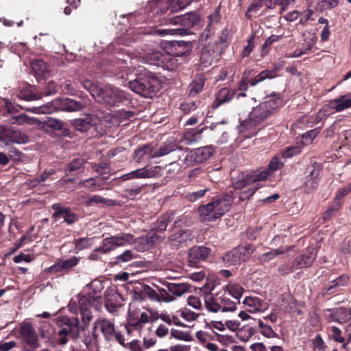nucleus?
Returning <instances> with one entry per match:
<instances>
[{
    "label": "nucleus",
    "instance_id": "50",
    "mask_svg": "<svg viewBox=\"0 0 351 351\" xmlns=\"http://www.w3.org/2000/svg\"><path fill=\"white\" fill-rule=\"evenodd\" d=\"M82 84L83 87L90 93L91 96L94 99H95L101 86H99L98 85L95 84L94 83H93L92 81H90L89 80H83L82 82Z\"/></svg>",
    "mask_w": 351,
    "mask_h": 351
},
{
    "label": "nucleus",
    "instance_id": "31",
    "mask_svg": "<svg viewBox=\"0 0 351 351\" xmlns=\"http://www.w3.org/2000/svg\"><path fill=\"white\" fill-rule=\"evenodd\" d=\"M205 78L202 74L197 75L189 86V95L195 97L199 94L204 88Z\"/></svg>",
    "mask_w": 351,
    "mask_h": 351
},
{
    "label": "nucleus",
    "instance_id": "3",
    "mask_svg": "<svg viewBox=\"0 0 351 351\" xmlns=\"http://www.w3.org/2000/svg\"><path fill=\"white\" fill-rule=\"evenodd\" d=\"M231 205L232 199L230 196L215 198L211 202L199 206L200 220L202 221H213L228 212Z\"/></svg>",
    "mask_w": 351,
    "mask_h": 351
},
{
    "label": "nucleus",
    "instance_id": "40",
    "mask_svg": "<svg viewBox=\"0 0 351 351\" xmlns=\"http://www.w3.org/2000/svg\"><path fill=\"white\" fill-rule=\"evenodd\" d=\"M282 302L280 308L285 312L290 313L294 311L297 308V301L289 295H283Z\"/></svg>",
    "mask_w": 351,
    "mask_h": 351
},
{
    "label": "nucleus",
    "instance_id": "17",
    "mask_svg": "<svg viewBox=\"0 0 351 351\" xmlns=\"http://www.w3.org/2000/svg\"><path fill=\"white\" fill-rule=\"evenodd\" d=\"M316 256L317 255L313 248L308 249L293 261V267L296 268V269L308 267L313 264Z\"/></svg>",
    "mask_w": 351,
    "mask_h": 351
},
{
    "label": "nucleus",
    "instance_id": "63",
    "mask_svg": "<svg viewBox=\"0 0 351 351\" xmlns=\"http://www.w3.org/2000/svg\"><path fill=\"white\" fill-rule=\"evenodd\" d=\"M143 188V185L132 186V187L127 188L124 190V196L128 198H133L141 192Z\"/></svg>",
    "mask_w": 351,
    "mask_h": 351
},
{
    "label": "nucleus",
    "instance_id": "7",
    "mask_svg": "<svg viewBox=\"0 0 351 351\" xmlns=\"http://www.w3.org/2000/svg\"><path fill=\"white\" fill-rule=\"evenodd\" d=\"M254 250V246L251 245L239 246L223 256V262L228 265H239L248 260Z\"/></svg>",
    "mask_w": 351,
    "mask_h": 351
},
{
    "label": "nucleus",
    "instance_id": "36",
    "mask_svg": "<svg viewBox=\"0 0 351 351\" xmlns=\"http://www.w3.org/2000/svg\"><path fill=\"white\" fill-rule=\"evenodd\" d=\"M6 135L15 143L25 144L29 141V136L25 132L20 130H8Z\"/></svg>",
    "mask_w": 351,
    "mask_h": 351
},
{
    "label": "nucleus",
    "instance_id": "52",
    "mask_svg": "<svg viewBox=\"0 0 351 351\" xmlns=\"http://www.w3.org/2000/svg\"><path fill=\"white\" fill-rule=\"evenodd\" d=\"M341 203L333 199L332 203L328 207L327 210L323 214V219L328 220L333 216L340 208Z\"/></svg>",
    "mask_w": 351,
    "mask_h": 351
},
{
    "label": "nucleus",
    "instance_id": "5",
    "mask_svg": "<svg viewBox=\"0 0 351 351\" xmlns=\"http://www.w3.org/2000/svg\"><path fill=\"white\" fill-rule=\"evenodd\" d=\"M62 327L58 330L55 339L56 346H64L69 340V337L74 340L80 338L79 332L80 320L76 317H63L62 319Z\"/></svg>",
    "mask_w": 351,
    "mask_h": 351
},
{
    "label": "nucleus",
    "instance_id": "48",
    "mask_svg": "<svg viewBox=\"0 0 351 351\" xmlns=\"http://www.w3.org/2000/svg\"><path fill=\"white\" fill-rule=\"evenodd\" d=\"M336 313L337 315V319H339V324H345L351 319V312L349 309L344 307L336 308Z\"/></svg>",
    "mask_w": 351,
    "mask_h": 351
},
{
    "label": "nucleus",
    "instance_id": "29",
    "mask_svg": "<svg viewBox=\"0 0 351 351\" xmlns=\"http://www.w3.org/2000/svg\"><path fill=\"white\" fill-rule=\"evenodd\" d=\"M191 232L189 230H180L177 232L171 234L169 237L170 244L175 247L185 243L190 238Z\"/></svg>",
    "mask_w": 351,
    "mask_h": 351
},
{
    "label": "nucleus",
    "instance_id": "25",
    "mask_svg": "<svg viewBox=\"0 0 351 351\" xmlns=\"http://www.w3.org/2000/svg\"><path fill=\"white\" fill-rule=\"evenodd\" d=\"M204 305L206 310L212 313L221 311L217 293L213 295L211 293H205L204 295Z\"/></svg>",
    "mask_w": 351,
    "mask_h": 351
},
{
    "label": "nucleus",
    "instance_id": "64",
    "mask_svg": "<svg viewBox=\"0 0 351 351\" xmlns=\"http://www.w3.org/2000/svg\"><path fill=\"white\" fill-rule=\"evenodd\" d=\"M143 295L149 298L152 301H158V291L152 289L149 285H144L143 287Z\"/></svg>",
    "mask_w": 351,
    "mask_h": 351
},
{
    "label": "nucleus",
    "instance_id": "12",
    "mask_svg": "<svg viewBox=\"0 0 351 351\" xmlns=\"http://www.w3.org/2000/svg\"><path fill=\"white\" fill-rule=\"evenodd\" d=\"M269 175V171L267 169L259 173L254 172V173L246 176L242 175L239 176L237 180L233 182L232 185L235 189H242L257 182L267 180Z\"/></svg>",
    "mask_w": 351,
    "mask_h": 351
},
{
    "label": "nucleus",
    "instance_id": "21",
    "mask_svg": "<svg viewBox=\"0 0 351 351\" xmlns=\"http://www.w3.org/2000/svg\"><path fill=\"white\" fill-rule=\"evenodd\" d=\"M165 287L168 289L169 291L171 293L173 297V301H175L176 298L191 292L192 289L191 285L188 283L167 282Z\"/></svg>",
    "mask_w": 351,
    "mask_h": 351
},
{
    "label": "nucleus",
    "instance_id": "54",
    "mask_svg": "<svg viewBox=\"0 0 351 351\" xmlns=\"http://www.w3.org/2000/svg\"><path fill=\"white\" fill-rule=\"evenodd\" d=\"M158 300L157 302L169 303L173 302V297L167 288H159L158 290Z\"/></svg>",
    "mask_w": 351,
    "mask_h": 351
},
{
    "label": "nucleus",
    "instance_id": "13",
    "mask_svg": "<svg viewBox=\"0 0 351 351\" xmlns=\"http://www.w3.org/2000/svg\"><path fill=\"white\" fill-rule=\"evenodd\" d=\"M151 320V315L149 311L147 312H142L139 313L134 304H130L128 309V324L137 328H141L142 326L149 322Z\"/></svg>",
    "mask_w": 351,
    "mask_h": 351
},
{
    "label": "nucleus",
    "instance_id": "11",
    "mask_svg": "<svg viewBox=\"0 0 351 351\" xmlns=\"http://www.w3.org/2000/svg\"><path fill=\"white\" fill-rule=\"evenodd\" d=\"M19 337L29 347L36 349L40 346L39 339L32 324L29 322H22L18 330Z\"/></svg>",
    "mask_w": 351,
    "mask_h": 351
},
{
    "label": "nucleus",
    "instance_id": "37",
    "mask_svg": "<svg viewBox=\"0 0 351 351\" xmlns=\"http://www.w3.org/2000/svg\"><path fill=\"white\" fill-rule=\"evenodd\" d=\"M32 71L38 77H45L48 71V66L45 62L42 60H36L31 64Z\"/></svg>",
    "mask_w": 351,
    "mask_h": 351
},
{
    "label": "nucleus",
    "instance_id": "19",
    "mask_svg": "<svg viewBox=\"0 0 351 351\" xmlns=\"http://www.w3.org/2000/svg\"><path fill=\"white\" fill-rule=\"evenodd\" d=\"M351 107V98L347 95H342L338 98L330 100L327 105L323 107V110L328 112L330 110H335L341 112Z\"/></svg>",
    "mask_w": 351,
    "mask_h": 351
},
{
    "label": "nucleus",
    "instance_id": "24",
    "mask_svg": "<svg viewBox=\"0 0 351 351\" xmlns=\"http://www.w3.org/2000/svg\"><path fill=\"white\" fill-rule=\"evenodd\" d=\"M79 261L80 259L76 256H72L68 259H61L52 265L49 268V270L54 272L66 271L76 266L78 264Z\"/></svg>",
    "mask_w": 351,
    "mask_h": 351
},
{
    "label": "nucleus",
    "instance_id": "41",
    "mask_svg": "<svg viewBox=\"0 0 351 351\" xmlns=\"http://www.w3.org/2000/svg\"><path fill=\"white\" fill-rule=\"evenodd\" d=\"M226 290L228 292V295H232L237 300H239L244 292V289L237 283L228 284L226 286Z\"/></svg>",
    "mask_w": 351,
    "mask_h": 351
},
{
    "label": "nucleus",
    "instance_id": "62",
    "mask_svg": "<svg viewBox=\"0 0 351 351\" xmlns=\"http://www.w3.org/2000/svg\"><path fill=\"white\" fill-rule=\"evenodd\" d=\"M283 166L284 163L281 162L278 158L274 157L271 159L266 169L269 171V173L271 174L275 171L280 169Z\"/></svg>",
    "mask_w": 351,
    "mask_h": 351
},
{
    "label": "nucleus",
    "instance_id": "58",
    "mask_svg": "<svg viewBox=\"0 0 351 351\" xmlns=\"http://www.w3.org/2000/svg\"><path fill=\"white\" fill-rule=\"evenodd\" d=\"M91 239L90 238H80L75 240V250L81 251L86 248H88L91 245Z\"/></svg>",
    "mask_w": 351,
    "mask_h": 351
},
{
    "label": "nucleus",
    "instance_id": "8",
    "mask_svg": "<svg viewBox=\"0 0 351 351\" xmlns=\"http://www.w3.org/2000/svg\"><path fill=\"white\" fill-rule=\"evenodd\" d=\"M213 153L211 146H204L191 150L184 157L183 165L186 167L193 166L207 160Z\"/></svg>",
    "mask_w": 351,
    "mask_h": 351
},
{
    "label": "nucleus",
    "instance_id": "1",
    "mask_svg": "<svg viewBox=\"0 0 351 351\" xmlns=\"http://www.w3.org/2000/svg\"><path fill=\"white\" fill-rule=\"evenodd\" d=\"M280 102V99L276 95L266 97L264 101L252 109L247 119L240 122L239 132H249L252 136L256 134L257 127L274 113Z\"/></svg>",
    "mask_w": 351,
    "mask_h": 351
},
{
    "label": "nucleus",
    "instance_id": "59",
    "mask_svg": "<svg viewBox=\"0 0 351 351\" xmlns=\"http://www.w3.org/2000/svg\"><path fill=\"white\" fill-rule=\"evenodd\" d=\"M136 257L135 254L131 250H125L121 254L116 257L117 263H127Z\"/></svg>",
    "mask_w": 351,
    "mask_h": 351
},
{
    "label": "nucleus",
    "instance_id": "4",
    "mask_svg": "<svg viewBox=\"0 0 351 351\" xmlns=\"http://www.w3.org/2000/svg\"><path fill=\"white\" fill-rule=\"evenodd\" d=\"M100 332L107 341L116 340L122 346H125L123 335L115 330L114 323L110 319L100 317L97 319L92 328V337L94 343H98Z\"/></svg>",
    "mask_w": 351,
    "mask_h": 351
},
{
    "label": "nucleus",
    "instance_id": "39",
    "mask_svg": "<svg viewBox=\"0 0 351 351\" xmlns=\"http://www.w3.org/2000/svg\"><path fill=\"white\" fill-rule=\"evenodd\" d=\"M349 281V277L347 275H341L330 282L327 287V291L333 293L341 287L346 286Z\"/></svg>",
    "mask_w": 351,
    "mask_h": 351
},
{
    "label": "nucleus",
    "instance_id": "32",
    "mask_svg": "<svg viewBox=\"0 0 351 351\" xmlns=\"http://www.w3.org/2000/svg\"><path fill=\"white\" fill-rule=\"evenodd\" d=\"M177 150L180 152L182 151V149L175 141H167L163 143L158 151L155 150V155L154 156L158 158Z\"/></svg>",
    "mask_w": 351,
    "mask_h": 351
},
{
    "label": "nucleus",
    "instance_id": "47",
    "mask_svg": "<svg viewBox=\"0 0 351 351\" xmlns=\"http://www.w3.org/2000/svg\"><path fill=\"white\" fill-rule=\"evenodd\" d=\"M172 53V54L167 53L169 58H167V60H164V66L162 67L166 68L168 70H174L178 66L180 62H178V58L179 56H177V55L174 53L173 51Z\"/></svg>",
    "mask_w": 351,
    "mask_h": 351
},
{
    "label": "nucleus",
    "instance_id": "44",
    "mask_svg": "<svg viewBox=\"0 0 351 351\" xmlns=\"http://www.w3.org/2000/svg\"><path fill=\"white\" fill-rule=\"evenodd\" d=\"M173 218V213H166L160 216L155 223L154 228L158 231L166 230L168 223L170 222Z\"/></svg>",
    "mask_w": 351,
    "mask_h": 351
},
{
    "label": "nucleus",
    "instance_id": "2",
    "mask_svg": "<svg viewBox=\"0 0 351 351\" xmlns=\"http://www.w3.org/2000/svg\"><path fill=\"white\" fill-rule=\"evenodd\" d=\"M129 88L145 98H152L159 90L160 83L159 79L152 73L147 72L141 75L136 80L130 81Z\"/></svg>",
    "mask_w": 351,
    "mask_h": 351
},
{
    "label": "nucleus",
    "instance_id": "51",
    "mask_svg": "<svg viewBox=\"0 0 351 351\" xmlns=\"http://www.w3.org/2000/svg\"><path fill=\"white\" fill-rule=\"evenodd\" d=\"M172 5L171 0H156L154 2V10L156 13L166 12Z\"/></svg>",
    "mask_w": 351,
    "mask_h": 351
},
{
    "label": "nucleus",
    "instance_id": "14",
    "mask_svg": "<svg viewBox=\"0 0 351 351\" xmlns=\"http://www.w3.org/2000/svg\"><path fill=\"white\" fill-rule=\"evenodd\" d=\"M199 21V16L195 12H188L184 15L163 19L164 25H181L191 27L195 26Z\"/></svg>",
    "mask_w": 351,
    "mask_h": 351
},
{
    "label": "nucleus",
    "instance_id": "56",
    "mask_svg": "<svg viewBox=\"0 0 351 351\" xmlns=\"http://www.w3.org/2000/svg\"><path fill=\"white\" fill-rule=\"evenodd\" d=\"M320 129H321L320 128H317L313 129L310 131L305 132L302 135V139L304 141V143L305 145H308V144L311 143L312 141H313V139H315L317 137V136L319 134V133L320 132Z\"/></svg>",
    "mask_w": 351,
    "mask_h": 351
},
{
    "label": "nucleus",
    "instance_id": "15",
    "mask_svg": "<svg viewBox=\"0 0 351 351\" xmlns=\"http://www.w3.org/2000/svg\"><path fill=\"white\" fill-rule=\"evenodd\" d=\"M90 106V101L86 97H82L79 101L70 98H60L61 110L63 111H80L85 108H89Z\"/></svg>",
    "mask_w": 351,
    "mask_h": 351
},
{
    "label": "nucleus",
    "instance_id": "49",
    "mask_svg": "<svg viewBox=\"0 0 351 351\" xmlns=\"http://www.w3.org/2000/svg\"><path fill=\"white\" fill-rule=\"evenodd\" d=\"M285 252V250L279 248L271 250L266 253L263 254L260 256L259 260L261 263H266L274 259L276 256L284 254Z\"/></svg>",
    "mask_w": 351,
    "mask_h": 351
},
{
    "label": "nucleus",
    "instance_id": "46",
    "mask_svg": "<svg viewBox=\"0 0 351 351\" xmlns=\"http://www.w3.org/2000/svg\"><path fill=\"white\" fill-rule=\"evenodd\" d=\"M155 33L161 36L168 35V34L186 35V34H189V30L188 29H185V28L158 29L155 31Z\"/></svg>",
    "mask_w": 351,
    "mask_h": 351
},
{
    "label": "nucleus",
    "instance_id": "45",
    "mask_svg": "<svg viewBox=\"0 0 351 351\" xmlns=\"http://www.w3.org/2000/svg\"><path fill=\"white\" fill-rule=\"evenodd\" d=\"M81 313V319L82 324H80L79 332L80 330H85L89 325L93 319L92 312L89 308L84 307L83 311H80Z\"/></svg>",
    "mask_w": 351,
    "mask_h": 351
},
{
    "label": "nucleus",
    "instance_id": "57",
    "mask_svg": "<svg viewBox=\"0 0 351 351\" xmlns=\"http://www.w3.org/2000/svg\"><path fill=\"white\" fill-rule=\"evenodd\" d=\"M281 36L271 35L269 36L265 43L263 45L261 48V56H264L269 53L268 47L274 43L277 42Z\"/></svg>",
    "mask_w": 351,
    "mask_h": 351
},
{
    "label": "nucleus",
    "instance_id": "10",
    "mask_svg": "<svg viewBox=\"0 0 351 351\" xmlns=\"http://www.w3.org/2000/svg\"><path fill=\"white\" fill-rule=\"evenodd\" d=\"M320 167L314 163L306 169V176L303 178L301 188L306 193H311L318 186L320 180Z\"/></svg>",
    "mask_w": 351,
    "mask_h": 351
},
{
    "label": "nucleus",
    "instance_id": "18",
    "mask_svg": "<svg viewBox=\"0 0 351 351\" xmlns=\"http://www.w3.org/2000/svg\"><path fill=\"white\" fill-rule=\"evenodd\" d=\"M211 250L206 246H194L188 252L189 261L191 263L196 264L205 261L210 255Z\"/></svg>",
    "mask_w": 351,
    "mask_h": 351
},
{
    "label": "nucleus",
    "instance_id": "16",
    "mask_svg": "<svg viewBox=\"0 0 351 351\" xmlns=\"http://www.w3.org/2000/svg\"><path fill=\"white\" fill-rule=\"evenodd\" d=\"M161 167L160 166L146 167L132 171L130 173L122 176L123 180H128L132 178H150L160 175Z\"/></svg>",
    "mask_w": 351,
    "mask_h": 351
},
{
    "label": "nucleus",
    "instance_id": "55",
    "mask_svg": "<svg viewBox=\"0 0 351 351\" xmlns=\"http://www.w3.org/2000/svg\"><path fill=\"white\" fill-rule=\"evenodd\" d=\"M44 124L46 127L55 130H60L64 126V123L61 120L51 117H47L44 121Z\"/></svg>",
    "mask_w": 351,
    "mask_h": 351
},
{
    "label": "nucleus",
    "instance_id": "26",
    "mask_svg": "<svg viewBox=\"0 0 351 351\" xmlns=\"http://www.w3.org/2000/svg\"><path fill=\"white\" fill-rule=\"evenodd\" d=\"M168 53L166 52H161L160 51H152L147 53L145 56V60L149 64H154L158 66H164V60L168 58Z\"/></svg>",
    "mask_w": 351,
    "mask_h": 351
},
{
    "label": "nucleus",
    "instance_id": "34",
    "mask_svg": "<svg viewBox=\"0 0 351 351\" xmlns=\"http://www.w3.org/2000/svg\"><path fill=\"white\" fill-rule=\"evenodd\" d=\"M172 48L175 49L176 51L173 53H176L177 56L182 58L191 52L192 45L188 41L178 40L173 43Z\"/></svg>",
    "mask_w": 351,
    "mask_h": 351
},
{
    "label": "nucleus",
    "instance_id": "30",
    "mask_svg": "<svg viewBox=\"0 0 351 351\" xmlns=\"http://www.w3.org/2000/svg\"><path fill=\"white\" fill-rule=\"evenodd\" d=\"M86 163V160L83 158H74L66 165L64 167V172L66 175L77 174L78 171L84 168Z\"/></svg>",
    "mask_w": 351,
    "mask_h": 351
},
{
    "label": "nucleus",
    "instance_id": "53",
    "mask_svg": "<svg viewBox=\"0 0 351 351\" xmlns=\"http://www.w3.org/2000/svg\"><path fill=\"white\" fill-rule=\"evenodd\" d=\"M221 6H217L215 10L208 16V27H213V25L218 24L221 21Z\"/></svg>",
    "mask_w": 351,
    "mask_h": 351
},
{
    "label": "nucleus",
    "instance_id": "23",
    "mask_svg": "<svg viewBox=\"0 0 351 351\" xmlns=\"http://www.w3.org/2000/svg\"><path fill=\"white\" fill-rule=\"evenodd\" d=\"M273 72L269 71H263L258 74L256 77L251 79L249 82H247L245 79H242V80L239 84V89L240 90L245 91L247 89V84H250L252 86H256L259 82L263 81L266 78H272Z\"/></svg>",
    "mask_w": 351,
    "mask_h": 351
},
{
    "label": "nucleus",
    "instance_id": "6",
    "mask_svg": "<svg viewBox=\"0 0 351 351\" xmlns=\"http://www.w3.org/2000/svg\"><path fill=\"white\" fill-rule=\"evenodd\" d=\"M125 91L110 85L101 86L95 100L109 107L119 106L127 100Z\"/></svg>",
    "mask_w": 351,
    "mask_h": 351
},
{
    "label": "nucleus",
    "instance_id": "42",
    "mask_svg": "<svg viewBox=\"0 0 351 351\" xmlns=\"http://www.w3.org/2000/svg\"><path fill=\"white\" fill-rule=\"evenodd\" d=\"M208 191H209V189L204 186L199 190L186 193L185 194V199L190 202H194L205 196Z\"/></svg>",
    "mask_w": 351,
    "mask_h": 351
},
{
    "label": "nucleus",
    "instance_id": "43",
    "mask_svg": "<svg viewBox=\"0 0 351 351\" xmlns=\"http://www.w3.org/2000/svg\"><path fill=\"white\" fill-rule=\"evenodd\" d=\"M204 128L193 129L184 134V139L186 141L187 144H191L199 140L201 134H202Z\"/></svg>",
    "mask_w": 351,
    "mask_h": 351
},
{
    "label": "nucleus",
    "instance_id": "9",
    "mask_svg": "<svg viewBox=\"0 0 351 351\" xmlns=\"http://www.w3.org/2000/svg\"><path fill=\"white\" fill-rule=\"evenodd\" d=\"M134 236L128 233H121L103 239L101 250L102 253H108L117 247L123 246L131 243Z\"/></svg>",
    "mask_w": 351,
    "mask_h": 351
},
{
    "label": "nucleus",
    "instance_id": "38",
    "mask_svg": "<svg viewBox=\"0 0 351 351\" xmlns=\"http://www.w3.org/2000/svg\"><path fill=\"white\" fill-rule=\"evenodd\" d=\"M92 204H101L107 206H113L118 205L117 200L104 198L99 195H94L90 196L86 202L87 206H90Z\"/></svg>",
    "mask_w": 351,
    "mask_h": 351
},
{
    "label": "nucleus",
    "instance_id": "22",
    "mask_svg": "<svg viewBox=\"0 0 351 351\" xmlns=\"http://www.w3.org/2000/svg\"><path fill=\"white\" fill-rule=\"evenodd\" d=\"M155 150L152 144H145L136 148L133 153V160L140 163L144 158H155Z\"/></svg>",
    "mask_w": 351,
    "mask_h": 351
},
{
    "label": "nucleus",
    "instance_id": "61",
    "mask_svg": "<svg viewBox=\"0 0 351 351\" xmlns=\"http://www.w3.org/2000/svg\"><path fill=\"white\" fill-rule=\"evenodd\" d=\"M258 189L259 186L256 185L249 188L247 190L241 191L239 195V200L243 202L245 200L249 199Z\"/></svg>",
    "mask_w": 351,
    "mask_h": 351
},
{
    "label": "nucleus",
    "instance_id": "60",
    "mask_svg": "<svg viewBox=\"0 0 351 351\" xmlns=\"http://www.w3.org/2000/svg\"><path fill=\"white\" fill-rule=\"evenodd\" d=\"M331 338L336 342L343 343L344 337L341 335V330L337 326H331L330 328Z\"/></svg>",
    "mask_w": 351,
    "mask_h": 351
},
{
    "label": "nucleus",
    "instance_id": "35",
    "mask_svg": "<svg viewBox=\"0 0 351 351\" xmlns=\"http://www.w3.org/2000/svg\"><path fill=\"white\" fill-rule=\"evenodd\" d=\"M236 92L229 88H221L217 93L216 97V106H219V105L229 102L232 99L234 96L235 95Z\"/></svg>",
    "mask_w": 351,
    "mask_h": 351
},
{
    "label": "nucleus",
    "instance_id": "27",
    "mask_svg": "<svg viewBox=\"0 0 351 351\" xmlns=\"http://www.w3.org/2000/svg\"><path fill=\"white\" fill-rule=\"evenodd\" d=\"M217 295L221 312H233L237 310V304L230 299L228 293L225 291H219Z\"/></svg>",
    "mask_w": 351,
    "mask_h": 351
},
{
    "label": "nucleus",
    "instance_id": "20",
    "mask_svg": "<svg viewBox=\"0 0 351 351\" xmlns=\"http://www.w3.org/2000/svg\"><path fill=\"white\" fill-rule=\"evenodd\" d=\"M99 118L94 114H87L84 118L75 119L72 121V125L80 132L88 130L91 127L98 124Z\"/></svg>",
    "mask_w": 351,
    "mask_h": 351
},
{
    "label": "nucleus",
    "instance_id": "28",
    "mask_svg": "<svg viewBox=\"0 0 351 351\" xmlns=\"http://www.w3.org/2000/svg\"><path fill=\"white\" fill-rule=\"evenodd\" d=\"M57 110H61L60 98L56 99L46 105L34 107L31 110V111L36 114H51Z\"/></svg>",
    "mask_w": 351,
    "mask_h": 351
},
{
    "label": "nucleus",
    "instance_id": "33",
    "mask_svg": "<svg viewBox=\"0 0 351 351\" xmlns=\"http://www.w3.org/2000/svg\"><path fill=\"white\" fill-rule=\"evenodd\" d=\"M262 303V300L256 296H247L243 301L247 311L251 313L260 311L263 308Z\"/></svg>",
    "mask_w": 351,
    "mask_h": 351
}]
</instances>
